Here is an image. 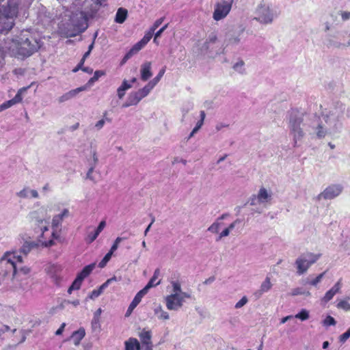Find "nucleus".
I'll use <instances>...</instances> for the list:
<instances>
[{
	"label": "nucleus",
	"instance_id": "f257e3e1",
	"mask_svg": "<svg viewBox=\"0 0 350 350\" xmlns=\"http://www.w3.org/2000/svg\"><path fill=\"white\" fill-rule=\"evenodd\" d=\"M40 44L29 29H23L20 36L0 43L1 58L9 54L18 58L31 55L40 48Z\"/></svg>",
	"mask_w": 350,
	"mask_h": 350
},
{
	"label": "nucleus",
	"instance_id": "f03ea898",
	"mask_svg": "<svg viewBox=\"0 0 350 350\" xmlns=\"http://www.w3.org/2000/svg\"><path fill=\"white\" fill-rule=\"evenodd\" d=\"M345 107L340 104L332 108L322 116L320 122L315 127L317 137L323 138L327 135H334L342 128V120L344 118Z\"/></svg>",
	"mask_w": 350,
	"mask_h": 350
},
{
	"label": "nucleus",
	"instance_id": "7ed1b4c3",
	"mask_svg": "<svg viewBox=\"0 0 350 350\" xmlns=\"http://www.w3.org/2000/svg\"><path fill=\"white\" fill-rule=\"evenodd\" d=\"M48 207L41 206L29 213V218L37 233H39V241L45 247H51L55 244L53 239H49Z\"/></svg>",
	"mask_w": 350,
	"mask_h": 350
},
{
	"label": "nucleus",
	"instance_id": "20e7f679",
	"mask_svg": "<svg viewBox=\"0 0 350 350\" xmlns=\"http://www.w3.org/2000/svg\"><path fill=\"white\" fill-rule=\"evenodd\" d=\"M33 0H0V20H14L25 14Z\"/></svg>",
	"mask_w": 350,
	"mask_h": 350
},
{
	"label": "nucleus",
	"instance_id": "39448f33",
	"mask_svg": "<svg viewBox=\"0 0 350 350\" xmlns=\"http://www.w3.org/2000/svg\"><path fill=\"white\" fill-rule=\"evenodd\" d=\"M104 1L105 0H96L94 8H91L90 11L77 10L74 13L73 12L66 10L64 12V18H62V21L66 22L67 21L70 22H88L93 18L98 6L101 5Z\"/></svg>",
	"mask_w": 350,
	"mask_h": 350
},
{
	"label": "nucleus",
	"instance_id": "423d86ee",
	"mask_svg": "<svg viewBox=\"0 0 350 350\" xmlns=\"http://www.w3.org/2000/svg\"><path fill=\"white\" fill-rule=\"evenodd\" d=\"M320 257V254L310 252L303 254L299 256L295 260L297 274L302 275L305 273L310 267L315 263Z\"/></svg>",
	"mask_w": 350,
	"mask_h": 350
},
{
	"label": "nucleus",
	"instance_id": "0eeeda50",
	"mask_svg": "<svg viewBox=\"0 0 350 350\" xmlns=\"http://www.w3.org/2000/svg\"><path fill=\"white\" fill-rule=\"evenodd\" d=\"M303 119L297 114L291 115L289 120L290 134L293 137L294 146H297V143L302 140L304 137V132L301 127Z\"/></svg>",
	"mask_w": 350,
	"mask_h": 350
},
{
	"label": "nucleus",
	"instance_id": "6e6552de",
	"mask_svg": "<svg viewBox=\"0 0 350 350\" xmlns=\"http://www.w3.org/2000/svg\"><path fill=\"white\" fill-rule=\"evenodd\" d=\"M202 53H208L210 55H218L224 51L220 42L217 40V36L212 33L200 47Z\"/></svg>",
	"mask_w": 350,
	"mask_h": 350
},
{
	"label": "nucleus",
	"instance_id": "1a4fd4ad",
	"mask_svg": "<svg viewBox=\"0 0 350 350\" xmlns=\"http://www.w3.org/2000/svg\"><path fill=\"white\" fill-rule=\"evenodd\" d=\"M157 27V24L154 25V26L150 28V31L144 35L143 38L140 41L137 42L129 50V51L124 55L122 59V64L125 63L133 55L137 54L143 47H144V46L150 41V40L152 37V35Z\"/></svg>",
	"mask_w": 350,
	"mask_h": 350
},
{
	"label": "nucleus",
	"instance_id": "9d476101",
	"mask_svg": "<svg viewBox=\"0 0 350 350\" xmlns=\"http://www.w3.org/2000/svg\"><path fill=\"white\" fill-rule=\"evenodd\" d=\"M8 290L18 295H23L29 290L28 282L26 279L19 278L16 271L12 273V284Z\"/></svg>",
	"mask_w": 350,
	"mask_h": 350
},
{
	"label": "nucleus",
	"instance_id": "9b49d317",
	"mask_svg": "<svg viewBox=\"0 0 350 350\" xmlns=\"http://www.w3.org/2000/svg\"><path fill=\"white\" fill-rule=\"evenodd\" d=\"M189 294H170L165 297L166 307L170 310H178L183 306L185 299L190 298Z\"/></svg>",
	"mask_w": 350,
	"mask_h": 350
},
{
	"label": "nucleus",
	"instance_id": "f8f14e48",
	"mask_svg": "<svg viewBox=\"0 0 350 350\" xmlns=\"http://www.w3.org/2000/svg\"><path fill=\"white\" fill-rule=\"evenodd\" d=\"M70 212L68 208H64L60 213L56 214L53 217L51 226L53 232L49 234V239L53 240L57 239L59 235L57 233V229L61 226L64 219L69 217Z\"/></svg>",
	"mask_w": 350,
	"mask_h": 350
},
{
	"label": "nucleus",
	"instance_id": "ddd939ff",
	"mask_svg": "<svg viewBox=\"0 0 350 350\" xmlns=\"http://www.w3.org/2000/svg\"><path fill=\"white\" fill-rule=\"evenodd\" d=\"M271 192L269 191L265 187H261L257 195L254 196L251 198L250 204L252 206H255L256 204H263L266 206L267 204L270 203L271 200Z\"/></svg>",
	"mask_w": 350,
	"mask_h": 350
},
{
	"label": "nucleus",
	"instance_id": "4468645a",
	"mask_svg": "<svg viewBox=\"0 0 350 350\" xmlns=\"http://www.w3.org/2000/svg\"><path fill=\"white\" fill-rule=\"evenodd\" d=\"M274 15L268 5L261 3L257 8L255 18L264 22H271L274 20Z\"/></svg>",
	"mask_w": 350,
	"mask_h": 350
},
{
	"label": "nucleus",
	"instance_id": "2eb2a0df",
	"mask_svg": "<svg viewBox=\"0 0 350 350\" xmlns=\"http://www.w3.org/2000/svg\"><path fill=\"white\" fill-rule=\"evenodd\" d=\"M342 189L343 187L341 185H331L318 196V198L319 200L321 198L325 200L335 198L342 193Z\"/></svg>",
	"mask_w": 350,
	"mask_h": 350
},
{
	"label": "nucleus",
	"instance_id": "dca6fc26",
	"mask_svg": "<svg viewBox=\"0 0 350 350\" xmlns=\"http://www.w3.org/2000/svg\"><path fill=\"white\" fill-rule=\"evenodd\" d=\"M231 9V2L223 1L218 3L215 8L213 18L215 21H220L224 18Z\"/></svg>",
	"mask_w": 350,
	"mask_h": 350
},
{
	"label": "nucleus",
	"instance_id": "f3484780",
	"mask_svg": "<svg viewBox=\"0 0 350 350\" xmlns=\"http://www.w3.org/2000/svg\"><path fill=\"white\" fill-rule=\"evenodd\" d=\"M79 33L74 23H62L58 29V33L64 38H72Z\"/></svg>",
	"mask_w": 350,
	"mask_h": 350
},
{
	"label": "nucleus",
	"instance_id": "a211bd4d",
	"mask_svg": "<svg viewBox=\"0 0 350 350\" xmlns=\"http://www.w3.org/2000/svg\"><path fill=\"white\" fill-rule=\"evenodd\" d=\"M148 92L144 87L138 91L131 93L129 98L128 102L123 105V107H127L131 105H136L143 98L148 94Z\"/></svg>",
	"mask_w": 350,
	"mask_h": 350
},
{
	"label": "nucleus",
	"instance_id": "6ab92c4d",
	"mask_svg": "<svg viewBox=\"0 0 350 350\" xmlns=\"http://www.w3.org/2000/svg\"><path fill=\"white\" fill-rule=\"evenodd\" d=\"M47 274L53 281L58 284L62 280L61 276V267L57 265H50L46 269Z\"/></svg>",
	"mask_w": 350,
	"mask_h": 350
},
{
	"label": "nucleus",
	"instance_id": "aec40b11",
	"mask_svg": "<svg viewBox=\"0 0 350 350\" xmlns=\"http://www.w3.org/2000/svg\"><path fill=\"white\" fill-rule=\"evenodd\" d=\"M3 260H4V262H10V269L9 270H12V273H14V271H16L18 274V277L19 278H21L22 275H29L31 272V269L28 267L23 266V267L18 268L16 267V265H13V259L7 258V257H5L3 259Z\"/></svg>",
	"mask_w": 350,
	"mask_h": 350
},
{
	"label": "nucleus",
	"instance_id": "412c9836",
	"mask_svg": "<svg viewBox=\"0 0 350 350\" xmlns=\"http://www.w3.org/2000/svg\"><path fill=\"white\" fill-rule=\"evenodd\" d=\"M85 90H86L85 86H82V87L76 88L75 90H72L64 94L62 96H59L58 98V102L59 103H62L66 102L67 100H69L72 99V98H75L77 95V94H79V92H81Z\"/></svg>",
	"mask_w": 350,
	"mask_h": 350
},
{
	"label": "nucleus",
	"instance_id": "4be33fe9",
	"mask_svg": "<svg viewBox=\"0 0 350 350\" xmlns=\"http://www.w3.org/2000/svg\"><path fill=\"white\" fill-rule=\"evenodd\" d=\"M151 68L152 64L150 62H146L142 64L140 69L142 80L146 81L152 77Z\"/></svg>",
	"mask_w": 350,
	"mask_h": 350
},
{
	"label": "nucleus",
	"instance_id": "5701e85b",
	"mask_svg": "<svg viewBox=\"0 0 350 350\" xmlns=\"http://www.w3.org/2000/svg\"><path fill=\"white\" fill-rule=\"evenodd\" d=\"M341 288V284L340 281L337 282L334 286L329 289L325 295V296L323 297L322 301L325 303L328 302L330 301L334 296L340 292V290Z\"/></svg>",
	"mask_w": 350,
	"mask_h": 350
},
{
	"label": "nucleus",
	"instance_id": "b1692460",
	"mask_svg": "<svg viewBox=\"0 0 350 350\" xmlns=\"http://www.w3.org/2000/svg\"><path fill=\"white\" fill-rule=\"evenodd\" d=\"M7 257V258H11L13 259V265H16V262H22L23 258L21 256H16L14 254L11 253H5L1 259V265H4L7 267L8 269H10V262H4L3 259Z\"/></svg>",
	"mask_w": 350,
	"mask_h": 350
},
{
	"label": "nucleus",
	"instance_id": "393cba45",
	"mask_svg": "<svg viewBox=\"0 0 350 350\" xmlns=\"http://www.w3.org/2000/svg\"><path fill=\"white\" fill-rule=\"evenodd\" d=\"M139 337L141 342L140 345H146L152 343L151 340L152 333L150 331L143 329L139 333Z\"/></svg>",
	"mask_w": 350,
	"mask_h": 350
},
{
	"label": "nucleus",
	"instance_id": "a878e982",
	"mask_svg": "<svg viewBox=\"0 0 350 350\" xmlns=\"http://www.w3.org/2000/svg\"><path fill=\"white\" fill-rule=\"evenodd\" d=\"M160 275V270L159 269H155L154 271V274L152 277L150 278L148 284L145 286V287L149 291L151 288L154 286H157L161 283V280H158L157 279Z\"/></svg>",
	"mask_w": 350,
	"mask_h": 350
},
{
	"label": "nucleus",
	"instance_id": "bb28decb",
	"mask_svg": "<svg viewBox=\"0 0 350 350\" xmlns=\"http://www.w3.org/2000/svg\"><path fill=\"white\" fill-rule=\"evenodd\" d=\"M125 350H140L139 342L134 338H130L125 341Z\"/></svg>",
	"mask_w": 350,
	"mask_h": 350
},
{
	"label": "nucleus",
	"instance_id": "cd10ccee",
	"mask_svg": "<svg viewBox=\"0 0 350 350\" xmlns=\"http://www.w3.org/2000/svg\"><path fill=\"white\" fill-rule=\"evenodd\" d=\"M85 335V329L83 328H81L77 331L74 332L71 336V339L73 340L75 345H79L81 340L83 338Z\"/></svg>",
	"mask_w": 350,
	"mask_h": 350
},
{
	"label": "nucleus",
	"instance_id": "c85d7f7f",
	"mask_svg": "<svg viewBox=\"0 0 350 350\" xmlns=\"http://www.w3.org/2000/svg\"><path fill=\"white\" fill-rule=\"evenodd\" d=\"M154 314L160 320L166 321L170 319L168 312L165 311L161 305L156 306L154 309Z\"/></svg>",
	"mask_w": 350,
	"mask_h": 350
},
{
	"label": "nucleus",
	"instance_id": "c756f323",
	"mask_svg": "<svg viewBox=\"0 0 350 350\" xmlns=\"http://www.w3.org/2000/svg\"><path fill=\"white\" fill-rule=\"evenodd\" d=\"M128 16V10L124 8H119L117 10L115 22H124Z\"/></svg>",
	"mask_w": 350,
	"mask_h": 350
},
{
	"label": "nucleus",
	"instance_id": "7c9ffc66",
	"mask_svg": "<svg viewBox=\"0 0 350 350\" xmlns=\"http://www.w3.org/2000/svg\"><path fill=\"white\" fill-rule=\"evenodd\" d=\"M233 70L241 75L246 73V69L245 67V62L243 59H238L232 66Z\"/></svg>",
	"mask_w": 350,
	"mask_h": 350
},
{
	"label": "nucleus",
	"instance_id": "2f4dec72",
	"mask_svg": "<svg viewBox=\"0 0 350 350\" xmlns=\"http://www.w3.org/2000/svg\"><path fill=\"white\" fill-rule=\"evenodd\" d=\"M94 267H95L94 263H92V264L85 266L83 269V270L78 274L77 276L83 280L86 277H88L91 273V272L93 271Z\"/></svg>",
	"mask_w": 350,
	"mask_h": 350
},
{
	"label": "nucleus",
	"instance_id": "473e14b6",
	"mask_svg": "<svg viewBox=\"0 0 350 350\" xmlns=\"http://www.w3.org/2000/svg\"><path fill=\"white\" fill-rule=\"evenodd\" d=\"M243 31V29L239 28L238 32H228V38L229 40V43L232 44H237L239 42V36L241 34V33Z\"/></svg>",
	"mask_w": 350,
	"mask_h": 350
},
{
	"label": "nucleus",
	"instance_id": "72a5a7b5",
	"mask_svg": "<svg viewBox=\"0 0 350 350\" xmlns=\"http://www.w3.org/2000/svg\"><path fill=\"white\" fill-rule=\"evenodd\" d=\"M170 284L172 287V291L171 294H188L187 293L183 292L182 291L180 283L178 281H171Z\"/></svg>",
	"mask_w": 350,
	"mask_h": 350
},
{
	"label": "nucleus",
	"instance_id": "f704fd0d",
	"mask_svg": "<svg viewBox=\"0 0 350 350\" xmlns=\"http://www.w3.org/2000/svg\"><path fill=\"white\" fill-rule=\"evenodd\" d=\"M329 46H333L338 49H344L350 46V40L346 42H340L337 40H330L328 43Z\"/></svg>",
	"mask_w": 350,
	"mask_h": 350
},
{
	"label": "nucleus",
	"instance_id": "c9c22d12",
	"mask_svg": "<svg viewBox=\"0 0 350 350\" xmlns=\"http://www.w3.org/2000/svg\"><path fill=\"white\" fill-rule=\"evenodd\" d=\"M21 92L22 90H20L12 99L5 102L8 108L12 107V105L16 103H20L22 100Z\"/></svg>",
	"mask_w": 350,
	"mask_h": 350
},
{
	"label": "nucleus",
	"instance_id": "e433bc0d",
	"mask_svg": "<svg viewBox=\"0 0 350 350\" xmlns=\"http://www.w3.org/2000/svg\"><path fill=\"white\" fill-rule=\"evenodd\" d=\"M21 92L22 90H20L12 99L5 102L8 108L12 107V105L16 103H20L22 100Z\"/></svg>",
	"mask_w": 350,
	"mask_h": 350
},
{
	"label": "nucleus",
	"instance_id": "4c0bfd02",
	"mask_svg": "<svg viewBox=\"0 0 350 350\" xmlns=\"http://www.w3.org/2000/svg\"><path fill=\"white\" fill-rule=\"evenodd\" d=\"M82 282L83 280L79 277L77 276L76 279L74 280L72 285L69 287L68 293L69 294H71L72 291L79 290L81 286Z\"/></svg>",
	"mask_w": 350,
	"mask_h": 350
},
{
	"label": "nucleus",
	"instance_id": "58836bf2",
	"mask_svg": "<svg viewBox=\"0 0 350 350\" xmlns=\"http://www.w3.org/2000/svg\"><path fill=\"white\" fill-rule=\"evenodd\" d=\"M222 224L223 223L221 221L216 220L208 228V231L213 234H217Z\"/></svg>",
	"mask_w": 350,
	"mask_h": 350
},
{
	"label": "nucleus",
	"instance_id": "ea45409f",
	"mask_svg": "<svg viewBox=\"0 0 350 350\" xmlns=\"http://www.w3.org/2000/svg\"><path fill=\"white\" fill-rule=\"evenodd\" d=\"M271 283L270 279L267 278L265 281L261 284L260 291L263 293L269 291L271 288Z\"/></svg>",
	"mask_w": 350,
	"mask_h": 350
},
{
	"label": "nucleus",
	"instance_id": "a19ab883",
	"mask_svg": "<svg viewBox=\"0 0 350 350\" xmlns=\"http://www.w3.org/2000/svg\"><path fill=\"white\" fill-rule=\"evenodd\" d=\"M14 23H2L0 27V33L7 34L12 28Z\"/></svg>",
	"mask_w": 350,
	"mask_h": 350
},
{
	"label": "nucleus",
	"instance_id": "79ce46f5",
	"mask_svg": "<svg viewBox=\"0 0 350 350\" xmlns=\"http://www.w3.org/2000/svg\"><path fill=\"white\" fill-rule=\"evenodd\" d=\"M105 75V72L103 70H96L94 72V76L90 78L88 81V84H92L96 81L100 77Z\"/></svg>",
	"mask_w": 350,
	"mask_h": 350
},
{
	"label": "nucleus",
	"instance_id": "37998d69",
	"mask_svg": "<svg viewBox=\"0 0 350 350\" xmlns=\"http://www.w3.org/2000/svg\"><path fill=\"white\" fill-rule=\"evenodd\" d=\"M295 318L299 319L301 321H306L309 318V312L308 310L303 309L295 316Z\"/></svg>",
	"mask_w": 350,
	"mask_h": 350
},
{
	"label": "nucleus",
	"instance_id": "c03bdc74",
	"mask_svg": "<svg viewBox=\"0 0 350 350\" xmlns=\"http://www.w3.org/2000/svg\"><path fill=\"white\" fill-rule=\"evenodd\" d=\"M112 255H113V254L111 252H109L104 256L103 260L99 262L98 267H100V268H103L107 265V263L109 261V260L111 259Z\"/></svg>",
	"mask_w": 350,
	"mask_h": 350
},
{
	"label": "nucleus",
	"instance_id": "a18cd8bd",
	"mask_svg": "<svg viewBox=\"0 0 350 350\" xmlns=\"http://www.w3.org/2000/svg\"><path fill=\"white\" fill-rule=\"evenodd\" d=\"M337 307L346 311H350V304L345 300L340 301L337 304Z\"/></svg>",
	"mask_w": 350,
	"mask_h": 350
},
{
	"label": "nucleus",
	"instance_id": "49530a36",
	"mask_svg": "<svg viewBox=\"0 0 350 350\" xmlns=\"http://www.w3.org/2000/svg\"><path fill=\"white\" fill-rule=\"evenodd\" d=\"M16 196L20 198H29V189L24 188L16 193Z\"/></svg>",
	"mask_w": 350,
	"mask_h": 350
},
{
	"label": "nucleus",
	"instance_id": "de8ad7c7",
	"mask_svg": "<svg viewBox=\"0 0 350 350\" xmlns=\"http://www.w3.org/2000/svg\"><path fill=\"white\" fill-rule=\"evenodd\" d=\"M323 324L325 326L335 325L336 324V321L332 317L327 316L323 321Z\"/></svg>",
	"mask_w": 350,
	"mask_h": 350
},
{
	"label": "nucleus",
	"instance_id": "09e8293b",
	"mask_svg": "<svg viewBox=\"0 0 350 350\" xmlns=\"http://www.w3.org/2000/svg\"><path fill=\"white\" fill-rule=\"evenodd\" d=\"M92 154V160L90 161V165L96 167L98 162V158L97 156V153L95 150L91 152Z\"/></svg>",
	"mask_w": 350,
	"mask_h": 350
},
{
	"label": "nucleus",
	"instance_id": "8fccbe9b",
	"mask_svg": "<svg viewBox=\"0 0 350 350\" xmlns=\"http://www.w3.org/2000/svg\"><path fill=\"white\" fill-rule=\"evenodd\" d=\"M248 301L247 297H243L234 306L235 308L239 309L244 306Z\"/></svg>",
	"mask_w": 350,
	"mask_h": 350
},
{
	"label": "nucleus",
	"instance_id": "3c124183",
	"mask_svg": "<svg viewBox=\"0 0 350 350\" xmlns=\"http://www.w3.org/2000/svg\"><path fill=\"white\" fill-rule=\"evenodd\" d=\"M202 122H198L194 129L192 130V131L190 133L188 139L193 137L194 135L199 131V129L202 127Z\"/></svg>",
	"mask_w": 350,
	"mask_h": 350
},
{
	"label": "nucleus",
	"instance_id": "603ef678",
	"mask_svg": "<svg viewBox=\"0 0 350 350\" xmlns=\"http://www.w3.org/2000/svg\"><path fill=\"white\" fill-rule=\"evenodd\" d=\"M350 337V327L342 335L340 336L339 340L341 342H345Z\"/></svg>",
	"mask_w": 350,
	"mask_h": 350
},
{
	"label": "nucleus",
	"instance_id": "864d4df0",
	"mask_svg": "<svg viewBox=\"0 0 350 350\" xmlns=\"http://www.w3.org/2000/svg\"><path fill=\"white\" fill-rule=\"evenodd\" d=\"M158 83L157 81L154 79L148 82V83L144 86L146 90L150 93V92L153 89V88Z\"/></svg>",
	"mask_w": 350,
	"mask_h": 350
},
{
	"label": "nucleus",
	"instance_id": "5fc2aeb1",
	"mask_svg": "<svg viewBox=\"0 0 350 350\" xmlns=\"http://www.w3.org/2000/svg\"><path fill=\"white\" fill-rule=\"evenodd\" d=\"M98 236V234L95 231L94 232H90L87 237L86 241L88 243H92Z\"/></svg>",
	"mask_w": 350,
	"mask_h": 350
},
{
	"label": "nucleus",
	"instance_id": "6e6d98bb",
	"mask_svg": "<svg viewBox=\"0 0 350 350\" xmlns=\"http://www.w3.org/2000/svg\"><path fill=\"white\" fill-rule=\"evenodd\" d=\"M94 168H95L94 166L90 165V167L89 168V170L87 172V174H86V178H88L92 181H95V178L92 176V173L94 172Z\"/></svg>",
	"mask_w": 350,
	"mask_h": 350
},
{
	"label": "nucleus",
	"instance_id": "4d7b16f0",
	"mask_svg": "<svg viewBox=\"0 0 350 350\" xmlns=\"http://www.w3.org/2000/svg\"><path fill=\"white\" fill-rule=\"evenodd\" d=\"M100 321L98 319L93 318L92 321V327L94 330L100 329Z\"/></svg>",
	"mask_w": 350,
	"mask_h": 350
},
{
	"label": "nucleus",
	"instance_id": "13d9d810",
	"mask_svg": "<svg viewBox=\"0 0 350 350\" xmlns=\"http://www.w3.org/2000/svg\"><path fill=\"white\" fill-rule=\"evenodd\" d=\"M230 230L226 228H225L218 236L217 238V241L221 240L222 238L228 237L230 234Z\"/></svg>",
	"mask_w": 350,
	"mask_h": 350
},
{
	"label": "nucleus",
	"instance_id": "bf43d9fd",
	"mask_svg": "<svg viewBox=\"0 0 350 350\" xmlns=\"http://www.w3.org/2000/svg\"><path fill=\"white\" fill-rule=\"evenodd\" d=\"M324 274H325V273H322L319 274L315 279H314L310 282V284H311L312 286H316L318 283H319L321 282Z\"/></svg>",
	"mask_w": 350,
	"mask_h": 350
},
{
	"label": "nucleus",
	"instance_id": "052dcab7",
	"mask_svg": "<svg viewBox=\"0 0 350 350\" xmlns=\"http://www.w3.org/2000/svg\"><path fill=\"white\" fill-rule=\"evenodd\" d=\"M102 293L100 292L99 289L94 290L89 295V298L91 299H94L98 297Z\"/></svg>",
	"mask_w": 350,
	"mask_h": 350
},
{
	"label": "nucleus",
	"instance_id": "680f3d73",
	"mask_svg": "<svg viewBox=\"0 0 350 350\" xmlns=\"http://www.w3.org/2000/svg\"><path fill=\"white\" fill-rule=\"evenodd\" d=\"M106 226V222L105 221H102L100 222L98 226L97 227V228L95 230V232H97L98 234L102 232V230L104 229V228Z\"/></svg>",
	"mask_w": 350,
	"mask_h": 350
},
{
	"label": "nucleus",
	"instance_id": "e2e57ef3",
	"mask_svg": "<svg viewBox=\"0 0 350 350\" xmlns=\"http://www.w3.org/2000/svg\"><path fill=\"white\" fill-rule=\"evenodd\" d=\"M126 90H124L123 88L120 86L117 90L118 96L120 99H122L125 95Z\"/></svg>",
	"mask_w": 350,
	"mask_h": 350
},
{
	"label": "nucleus",
	"instance_id": "0e129e2a",
	"mask_svg": "<svg viewBox=\"0 0 350 350\" xmlns=\"http://www.w3.org/2000/svg\"><path fill=\"white\" fill-rule=\"evenodd\" d=\"M21 252L23 253L25 255H27V254L29 253V252L31 251V247L29 245H24L21 250Z\"/></svg>",
	"mask_w": 350,
	"mask_h": 350
},
{
	"label": "nucleus",
	"instance_id": "69168bd1",
	"mask_svg": "<svg viewBox=\"0 0 350 350\" xmlns=\"http://www.w3.org/2000/svg\"><path fill=\"white\" fill-rule=\"evenodd\" d=\"M165 71V69L164 68H162L159 72L158 75L154 78V79L159 83V81L161 80V77L163 76Z\"/></svg>",
	"mask_w": 350,
	"mask_h": 350
},
{
	"label": "nucleus",
	"instance_id": "338daca9",
	"mask_svg": "<svg viewBox=\"0 0 350 350\" xmlns=\"http://www.w3.org/2000/svg\"><path fill=\"white\" fill-rule=\"evenodd\" d=\"M341 18L342 21H348L350 19V12H342Z\"/></svg>",
	"mask_w": 350,
	"mask_h": 350
},
{
	"label": "nucleus",
	"instance_id": "774afa93",
	"mask_svg": "<svg viewBox=\"0 0 350 350\" xmlns=\"http://www.w3.org/2000/svg\"><path fill=\"white\" fill-rule=\"evenodd\" d=\"M141 350H153L152 343L146 345H140Z\"/></svg>",
	"mask_w": 350,
	"mask_h": 350
}]
</instances>
